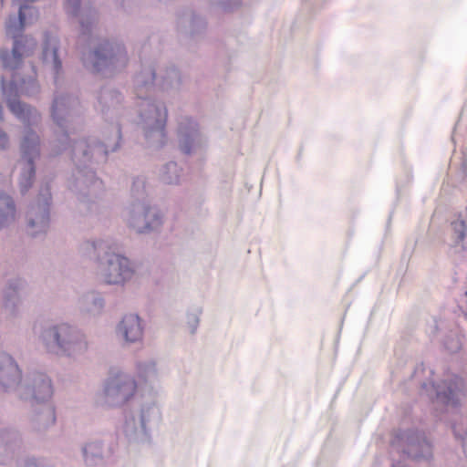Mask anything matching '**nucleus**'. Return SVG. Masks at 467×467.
Listing matches in <instances>:
<instances>
[{
  "instance_id": "423d86ee",
  "label": "nucleus",
  "mask_w": 467,
  "mask_h": 467,
  "mask_svg": "<svg viewBox=\"0 0 467 467\" xmlns=\"http://www.w3.org/2000/svg\"><path fill=\"white\" fill-rule=\"evenodd\" d=\"M138 393V381L134 375L112 368L103 382L99 404L109 409L122 408L134 400Z\"/></svg>"
},
{
  "instance_id": "4468645a",
  "label": "nucleus",
  "mask_w": 467,
  "mask_h": 467,
  "mask_svg": "<svg viewBox=\"0 0 467 467\" xmlns=\"http://www.w3.org/2000/svg\"><path fill=\"white\" fill-rule=\"evenodd\" d=\"M177 140L179 148L185 154L195 152L204 144L197 122L187 116L178 120Z\"/></svg>"
},
{
  "instance_id": "aec40b11",
  "label": "nucleus",
  "mask_w": 467,
  "mask_h": 467,
  "mask_svg": "<svg viewBox=\"0 0 467 467\" xmlns=\"http://www.w3.org/2000/svg\"><path fill=\"white\" fill-rule=\"evenodd\" d=\"M58 49L59 41L57 38L47 37L45 39L42 51V61L53 71L56 80L62 68V63L58 56Z\"/></svg>"
},
{
  "instance_id": "9b49d317",
  "label": "nucleus",
  "mask_w": 467,
  "mask_h": 467,
  "mask_svg": "<svg viewBox=\"0 0 467 467\" xmlns=\"http://www.w3.org/2000/svg\"><path fill=\"white\" fill-rule=\"evenodd\" d=\"M53 385L50 378L41 372H33L26 376L17 388V397L31 404L49 403L53 396Z\"/></svg>"
},
{
  "instance_id": "5701e85b",
  "label": "nucleus",
  "mask_w": 467,
  "mask_h": 467,
  "mask_svg": "<svg viewBox=\"0 0 467 467\" xmlns=\"http://www.w3.org/2000/svg\"><path fill=\"white\" fill-rule=\"evenodd\" d=\"M135 371L139 379L144 382H151L158 377L156 362L152 358L137 359Z\"/></svg>"
},
{
  "instance_id": "c756f323",
  "label": "nucleus",
  "mask_w": 467,
  "mask_h": 467,
  "mask_svg": "<svg viewBox=\"0 0 467 467\" xmlns=\"http://www.w3.org/2000/svg\"><path fill=\"white\" fill-rule=\"evenodd\" d=\"M453 432L455 437L462 441V448L467 455V418L453 425Z\"/></svg>"
},
{
  "instance_id": "2eb2a0df",
  "label": "nucleus",
  "mask_w": 467,
  "mask_h": 467,
  "mask_svg": "<svg viewBox=\"0 0 467 467\" xmlns=\"http://www.w3.org/2000/svg\"><path fill=\"white\" fill-rule=\"evenodd\" d=\"M144 325L137 314H127L116 327V336L124 346H130L142 341Z\"/></svg>"
},
{
  "instance_id": "412c9836",
  "label": "nucleus",
  "mask_w": 467,
  "mask_h": 467,
  "mask_svg": "<svg viewBox=\"0 0 467 467\" xmlns=\"http://www.w3.org/2000/svg\"><path fill=\"white\" fill-rule=\"evenodd\" d=\"M82 455L87 466L97 467L103 463L105 457L108 456V451L102 441H92L82 447Z\"/></svg>"
},
{
  "instance_id": "dca6fc26",
  "label": "nucleus",
  "mask_w": 467,
  "mask_h": 467,
  "mask_svg": "<svg viewBox=\"0 0 467 467\" xmlns=\"http://www.w3.org/2000/svg\"><path fill=\"white\" fill-rule=\"evenodd\" d=\"M23 382L22 372L16 361L6 353H0V389L15 391Z\"/></svg>"
},
{
  "instance_id": "7c9ffc66",
  "label": "nucleus",
  "mask_w": 467,
  "mask_h": 467,
  "mask_svg": "<svg viewBox=\"0 0 467 467\" xmlns=\"http://www.w3.org/2000/svg\"><path fill=\"white\" fill-rule=\"evenodd\" d=\"M444 348L450 353H456L461 349L462 342L456 333H451L443 341Z\"/></svg>"
},
{
  "instance_id": "bb28decb",
  "label": "nucleus",
  "mask_w": 467,
  "mask_h": 467,
  "mask_svg": "<svg viewBox=\"0 0 467 467\" xmlns=\"http://www.w3.org/2000/svg\"><path fill=\"white\" fill-rule=\"evenodd\" d=\"M79 4H80V0H66L65 10L68 15H70L72 16H80L79 23L81 26V29H82L83 34H86L89 31L91 25L93 24V21L95 20V15L91 14L88 16V18L87 19V21L85 22L82 15L80 16Z\"/></svg>"
},
{
  "instance_id": "1a4fd4ad",
  "label": "nucleus",
  "mask_w": 467,
  "mask_h": 467,
  "mask_svg": "<svg viewBox=\"0 0 467 467\" xmlns=\"http://www.w3.org/2000/svg\"><path fill=\"white\" fill-rule=\"evenodd\" d=\"M126 223L138 234L159 231L163 224V214L148 202H132L127 211Z\"/></svg>"
},
{
  "instance_id": "4be33fe9",
  "label": "nucleus",
  "mask_w": 467,
  "mask_h": 467,
  "mask_svg": "<svg viewBox=\"0 0 467 467\" xmlns=\"http://www.w3.org/2000/svg\"><path fill=\"white\" fill-rule=\"evenodd\" d=\"M16 207L13 198L0 193V227L9 225L16 220Z\"/></svg>"
},
{
  "instance_id": "f257e3e1",
  "label": "nucleus",
  "mask_w": 467,
  "mask_h": 467,
  "mask_svg": "<svg viewBox=\"0 0 467 467\" xmlns=\"http://www.w3.org/2000/svg\"><path fill=\"white\" fill-rule=\"evenodd\" d=\"M80 104L78 98L69 95L56 96L51 107V117L56 125L54 139L50 141V154L60 155L69 151L76 165L74 181L70 189L83 197L95 198L103 192L104 185L92 165L107 160L110 152L120 148L121 129L119 123L103 132V140L88 137L75 141L71 139L80 124Z\"/></svg>"
},
{
  "instance_id": "ddd939ff",
  "label": "nucleus",
  "mask_w": 467,
  "mask_h": 467,
  "mask_svg": "<svg viewBox=\"0 0 467 467\" xmlns=\"http://www.w3.org/2000/svg\"><path fill=\"white\" fill-rule=\"evenodd\" d=\"M402 451L409 458L416 461H429L432 458V446L422 433L408 430L399 434Z\"/></svg>"
},
{
  "instance_id": "39448f33",
  "label": "nucleus",
  "mask_w": 467,
  "mask_h": 467,
  "mask_svg": "<svg viewBox=\"0 0 467 467\" xmlns=\"http://www.w3.org/2000/svg\"><path fill=\"white\" fill-rule=\"evenodd\" d=\"M38 340L47 353L70 358H76L88 349L87 336L67 322L43 326Z\"/></svg>"
},
{
  "instance_id": "f03ea898",
  "label": "nucleus",
  "mask_w": 467,
  "mask_h": 467,
  "mask_svg": "<svg viewBox=\"0 0 467 467\" xmlns=\"http://www.w3.org/2000/svg\"><path fill=\"white\" fill-rule=\"evenodd\" d=\"M36 41L30 36H18L14 39L12 51L2 49L0 59L5 69L11 70L10 81L1 78V89L9 110L26 126L20 141V159L17 162L18 186L22 194L32 187L36 176L35 161L40 157V137L30 126L40 119L39 112L19 99L21 95L33 96L38 93L36 67H28L26 75L22 76L19 69L23 57L33 55Z\"/></svg>"
},
{
  "instance_id": "a211bd4d",
  "label": "nucleus",
  "mask_w": 467,
  "mask_h": 467,
  "mask_svg": "<svg viewBox=\"0 0 467 467\" xmlns=\"http://www.w3.org/2000/svg\"><path fill=\"white\" fill-rule=\"evenodd\" d=\"M122 96L120 93L112 88H103L99 96V104L101 113L107 120L119 119L123 112L120 106Z\"/></svg>"
},
{
  "instance_id": "6ab92c4d",
  "label": "nucleus",
  "mask_w": 467,
  "mask_h": 467,
  "mask_svg": "<svg viewBox=\"0 0 467 467\" xmlns=\"http://www.w3.org/2000/svg\"><path fill=\"white\" fill-rule=\"evenodd\" d=\"M38 408L33 409L31 424L34 430L45 431L54 426L57 420L56 409L51 403L37 404Z\"/></svg>"
},
{
  "instance_id": "4c0bfd02",
  "label": "nucleus",
  "mask_w": 467,
  "mask_h": 467,
  "mask_svg": "<svg viewBox=\"0 0 467 467\" xmlns=\"http://www.w3.org/2000/svg\"><path fill=\"white\" fill-rule=\"evenodd\" d=\"M461 307H465V310L463 311L464 317L467 320V291L464 293V295L462 296L460 300Z\"/></svg>"
},
{
  "instance_id": "473e14b6",
  "label": "nucleus",
  "mask_w": 467,
  "mask_h": 467,
  "mask_svg": "<svg viewBox=\"0 0 467 467\" xmlns=\"http://www.w3.org/2000/svg\"><path fill=\"white\" fill-rule=\"evenodd\" d=\"M187 21L190 24V34L197 35L202 33L206 28V22L203 18L196 16H191L187 18Z\"/></svg>"
},
{
  "instance_id": "b1692460",
  "label": "nucleus",
  "mask_w": 467,
  "mask_h": 467,
  "mask_svg": "<svg viewBox=\"0 0 467 467\" xmlns=\"http://www.w3.org/2000/svg\"><path fill=\"white\" fill-rule=\"evenodd\" d=\"M28 9L26 5H18V16H10L5 23V30L8 36H11L14 39L20 36V34L24 30L26 26L24 11Z\"/></svg>"
},
{
  "instance_id": "9d476101",
  "label": "nucleus",
  "mask_w": 467,
  "mask_h": 467,
  "mask_svg": "<svg viewBox=\"0 0 467 467\" xmlns=\"http://www.w3.org/2000/svg\"><path fill=\"white\" fill-rule=\"evenodd\" d=\"M422 390L430 399H435L439 403L456 407L464 397V383L462 378L447 374L439 383H423Z\"/></svg>"
},
{
  "instance_id": "72a5a7b5",
  "label": "nucleus",
  "mask_w": 467,
  "mask_h": 467,
  "mask_svg": "<svg viewBox=\"0 0 467 467\" xmlns=\"http://www.w3.org/2000/svg\"><path fill=\"white\" fill-rule=\"evenodd\" d=\"M212 3L223 12H232L242 5L241 0H212Z\"/></svg>"
},
{
  "instance_id": "7ed1b4c3",
  "label": "nucleus",
  "mask_w": 467,
  "mask_h": 467,
  "mask_svg": "<svg viewBox=\"0 0 467 467\" xmlns=\"http://www.w3.org/2000/svg\"><path fill=\"white\" fill-rule=\"evenodd\" d=\"M180 73L174 68H167L163 73H157L151 67H144L134 78V90L140 99L138 104L139 121L142 130L145 144L148 148L159 149L166 142V122L168 110L161 101L151 99L150 94L160 87L168 89L178 86Z\"/></svg>"
},
{
  "instance_id": "0eeeda50",
  "label": "nucleus",
  "mask_w": 467,
  "mask_h": 467,
  "mask_svg": "<svg viewBox=\"0 0 467 467\" xmlns=\"http://www.w3.org/2000/svg\"><path fill=\"white\" fill-rule=\"evenodd\" d=\"M128 56L122 44L105 41L83 57L84 66L94 72L110 74L126 67Z\"/></svg>"
},
{
  "instance_id": "c9c22d12",
  "label": "nucleus",
  "mask_w": 467,
  "mask_h": 467,
  "mask_svg": "<svg viewBox=\"0 0 467 467\" xmlns=\"http://www.w3.org/2000/svg\"><path fill=\"white\" fill-rule=\"evenodd\" d=\"M19 467H50V466L46 465L44 462H37L35 459H26L19 465Z\"/></svg>"
},
{
  "instance_id": "f704fd0d",
  "label": "nucleus",
  "mask_w": 467,
  "mask_h": 467,
  "mask_svg": "<svg viewBox=\"0 0 467 467\" xmlns=\"http://www.w3.org/2000/svg\"><path fill=\"white\" fill-rule=\"evenodd\" d=\"M201 310L196 309L194 312L187 314V324L190 327L191 333H194L197 329L200 321Z\"/></svg>"
},
{
  "instance_id": "2f4dec72",
  "label": "nucleus",
  "mask_w": 467,
  "mask_h": 467,
  "mask_svg": "<svg viewBox=\"0 0 467 467\" xmlns=\"http://www.w3.org/2000/svg\"><path fill=\"white\" fill-rule=\"evenodd\" d=\"M451 229L455 238V243L462 242L467 234V226L465 222L462 220L457 219L453 221L451 223Z\"/></svg>"
},
{
  "instance_id": "c85d7f7f",
  "label": "nucleus",
  "mask_w": 467,
  "mask_h": 467,
  "mask_svg": "<svg viewBox=\"0 0 467 467\" xmlns=\"http://www.w3.org/2000/svg\"><path fill=\"white\" fill-rule=\"evenodd\" d=\"M131 195L135 199L133 202H147L146 180L143 177L134 179L131 186Z\"/></svg>"
},
{
  "instance_id": "cd10ccee",
  "label": "nucleus",
  "mask_w": 467,
  "mask_h": 467,
  "mask_svg": "<svg viewBox=\"0 0 467 467\" xmlns=\"http://www.w3.org/2000/svg\"><path fill=\"white\" fill-rule=\"evenodd\" d=\"M21 288V282L19 280H11L5 290V299L6 306H16L19 302V290Z\"/></svg>"
},
{
  "instance_id": "393cba45",
  "label": "nucleus",
  "mask_w": 467,
  "mask_h": 467,
  "mask_svg": "<svg viewBox=\"0 0 467 467\" xmlns=\"http://www.w3.org/2000/svg\"><path fill=\"white\" fill-rule=\"evenodd\" d=\"M81 307L84 311L97 315L99 314L105 306L103 296L94 291L86 293L80 299Z\"/></svg>"
},
{
  "instance_id": "20e7f679",
  "label": "nucleus",
  "mask_w": 467,
  "mask_h": 467,
  "mask_svg": "<svg viewBox=\"0 0 467 467\" xmlns=\"http://www.w3.org/2000/svg\"><path fill=\"white\" fill-rule=\"evenodd\" d=\"M113 245L109 238H95L83 242L80 250L94 263L96 275L102 284L123 287L134 277L136 266L126 255L114 252Z\"/></svg>"
},
{
  "instance_id": "a878e982",
  "label": "nucleus",
  "mask_w": 467,
  "mask_h": 467,
  "mask_svg": "<svg viewBox=\"0 0 467 467\" xmlns=\"http://www.w3.org/2000/svg\"><path fill=\"white\" fill-rule=\"evenodd\" d=\"M182 175V169L173 161L166 163L160 171V179L166 184L180 183Z\"/></svg>"
},
{
  "instance_id": "6e6552de",
  "label": "nucleus",
  "mask_w": 467,
  "mask_h": 467,
  "mask_svg": "<svg viewBox=\"0 0 467 467\" xmlns=\"http://www.w3.org/2000/svg\"><path fill=\"white\" fill-rule=\"evenodd\" d=\"M160 410L154 402L143 403L140 410L128 416L124 424V432L134 442H147L149 431L160 420Z\"/></svg>"
},
{
  "instance_id": "f3484780",
  "label": "nucleus",
  "mask_w": 467,
  "mask_h": 467,
  "mask_svg": "<svg viewBox=\"0 0 467 467\" xmlns=\"http://www.w3.org/2000/svg\"><path fill=\"white\" fill-rule=\"evenodd\" d=\"M21 448L20 433L13 429L0 430V465L11 464Z\"/></svg>"
},
{
  "instance_id": "e433bc0d",
  "label": "nucleus",
  "mask_w": 467,
  "mask_h": 467,
  "mask_svg": "<svg viewBox=\"0 0 467 467\" xmlns=\"http://www.w3.org/2000/svg\"><path fill=\"white\" fill-rule=\"evenodd\" d=\"M8 145L7 135L0 129V149H5Z\"/></svg>"
},
{
  "instance_id": "f8f14e48",
  "label": "nucleus",
  "mask_w": 467,
  "mask_h": 467,
  "mask_svg": "<svg viewBox=\"0 0 467 467\" xmlns=\"http://www.w3.org/2000/svg\"><path fill=\"white\" fill-rule=\"evenodd\" d=\"M51 192L48 185L41 186L37 200L27 212V231L32 236L46 234L50 224Z\"/></svg>"
}]
</instances>
